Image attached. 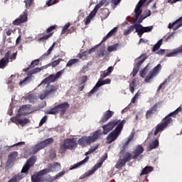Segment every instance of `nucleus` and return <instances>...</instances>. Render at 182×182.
<instances>
[{"mask_svg":"<svg viewBox=\"0 0 182 182\" xmlns=\"http://www.w3.org/2000/svg\"><path fill=\"white\" fill-rule=\"evenodd\" d=\"M87 80V76L84 75L81 77L80 82L81 83H86V81Z\"/></svg>","mask_w":182,"mask_h":182,"instance_id":"774afa93","label":"nucleus"},{"mask_svg":"<svg viewBox=\"0 0 182 182\" xmlns=\"http://www.w3.org/2000/svg\"><path fill=\"white\" fill-rule=\"evenodd\" d=\"M58 0H48V1H46V5L48 6H52V5H55V4H56V1Z\"/></svg>","mask_w":182,"mask_h":182,"instance_id":"5fc2aeb1","label":"nucleus"},{"mask_svg":"<svg viewBox=\"0 0 182 182\" xmlns=\"http://www.w3.org/2000/svg\"><path fill=\"white\" fill-rule=\"evenodd\" d=\"M36 160L37 158L36 156H31L23 166L21 173L13 176L8 182L21 181V180L25 177V175H23V173H24L26 176H28V174H29V168H31V167H33L35 163H36Z\"/></svg>","mask_w":182,"mask_h":182,"instance_id":"f03ea898","label":"nucleus"},{"mask_svg":"<svg viewBox=\"0 0 182 182\" xmlns=\"http://www.w3.org/2000/svg\"><path fill=\"white\" fill-rule=\"evenodd\" d=\"M11 122L13 123H16V124H20L23 127L26 124H28V123H31V120L26 117H22L21 114H17L16 117H13L11 119Z\"/></svg>","mask_w":182,"mask_h":182,"instance_id":"9d476101","label":"nucleus"},{"mask_svg":"<svg viewBox=\"0 0 182 182\" xmlns=\"http://www.w3.org/2000/svg\"><path fill=\"white\" fill-rule=\"evenodd\" d=\"M65 73V70H61L58 71L55 75H50L48 77L43 80L39 86L41 85H47L46 87V90H43V92L40 94L39 98L41 100H43L48 97V96H50V95H55V92H58V87L53 85H50V83H53L60 77Z\"/></svg>","mask_w":182,"mask_h":182,"instance_id":"f257e3e1","label":"nucleus"},{"mask_svg":"<svg viewBox=\"0 0 182 182\" xmlns=\"http://www.w3.org/2000/svg\"><path fill=\"white\" fill-rule=\"evenodd\" d=\"M35 0H24V4L26 9H30L31 6L33 5Z\"/></svg>","mask_w":182,"mask_h":182,"instance_id":"4c0bfd02","label":"nucleus"},{"mask_svg":"<svg viewBox=\"0 0 182 182\" xmlns=\"http://www.w3.org/2000/svg\"><path fill=\"white\" fill-rule=\"evenodd\" d=\"M163 44V39H160L157 43H156L153 48H152V52H156V50H159L160 49V46Z\"/></svg>","mask_w":182,"mask_h":182,"instance_id":"c9c22d12","label":"nucleus"},{"mask_svg":"<svg viewBox=\"0 0 182 182\" xmlns=\"http://www.w3.org/2000/svg\"><path fill=\"white\" fill-rule=\"evenodd\" d=\"M148 58H149V56L147 55L146 53L141 54L140 56L136 58L135 59V62H137V63L135 65V68H138V69H140V68L141 67V65H143V63H144V61Z\"/></svg>","mask_w":182,"mask_h":182,"instance_id":"aec40b11","label":"nucleus"},{"mask_svg":"<svg viewBox=\"0 0 182 182\" xmlns=\"http://www.w3.org/2000/svg\"><path fill=\"white\" fill-rule=\"evenodd\" d=\"M76 147H77V144L75 139H67L60 144V153L63 154V153H66V150H73V149H76Z\"/></svg>","mask_w":182,"mask_h":182,"instance_id":"39448f33","label":"nucleus"},{"mask_svg":"<svg viewBox=\"0 0 182 182\" xmlns=\"http://www.w3.org/2000/svg\"><path fill=\"white\" fill-rule=\"evenodd\" d=\"M28 21V11H25L20 15V16L13 21V25L18 26L21 23H23Z\"/></svg>","mask_w":182,"mask_h":182,"instance_id":"dca6fc26","label":"nucleus"},{"mask_svg":"<svg viewBox=\"0 0 182 182\" xmlns=\"http://www.w3.org/2000/svg\"><path fill=\"white\" fill-rule=\"evenodd\" d=\"M143 153H144V148L141 145H137L132 151L133 160H137V158L140 157Z\"/></svg>","mask_w":182,"mask_h":182,"instance_id":"f3484780","label":"nucleus"},{"mask_svg":"<svg viewBox=\"0 0 182 182\" xmlns=\"http://www.w3.org/2000/svg\"><path fill=\"white\" fill-rule=\"evenodd\" d=\"M159 139L154 140L148 146L147 151H151V150H154V149H157V147H159Z\"/></svg>","mask_w":182,"mask_h":182,"instance_id":"393cba45","label":"nucleus"},{"mask_svg":"<svg viewBox=\"0 0 182 182\" xmlns=\"http://www.w3.org/2000/svg\"><path fill=\"white\" fill-rule=\"evenodd\" d=\"M87 161H89V156H86L82 161L74 164L71 168H70V170H75V168L80 167L82 164H85V163H87Z\"/></svg>","mask_w":182,"mask_h":182,"instance_id":"cd10ccee","label":"nucleus"},{"mask_svg":"<svg viewBox=\"0 0 182 182\" xmlns=\"http://www.w3.org/2000/svg\"><path fill=\"white\" fill-rule=\"evenodd\" d=\"M99 48V46H95V47H92V48H90L88 51V54L89 53H92V52H96V50Z\"/></svg>","mask_w":182,"mask_h":182,"instance_id":"0e129e2a","label":"nucleus"},{"mask_svg":"<svg viewBox=\"0 0 182 182\" xmlns=\"http://www.w3.org/2000/svg\"><path fill=\"white\" fill-rule=\"evenodd\" d=\"M98 87H100V86H97V84H96L95 86L93 87V89L91 90L90 93H91V95H93V93H95V92H97Z\"/></svg>","mask_w":182,"mask_h":182,"instance_id":"69168bd1","label":"nucleus"},{"mask_svg":"<svg viewBox=\"0 0 182 182\" xmlns=\"http://www.w3.org/2000/svg\"><path fill=\"white\" fill-rule=\"evenodd\" d=\"M11 56V51H7L4 55V58L3 59H5L7 62H9V59Z\"/></svg>","mask_w":182,"mask_h":182,"instance_id":"4d7b16f0","label":"nucleus"},{"mask_svg":"<svg viewBox=\"0 0 182 182\" xmlns=\"http://www.w3.org/2000/svg\"><path fill=\"white\" fill-rule=\"evenodd\" d=\"M100 14L102 21H104L105 19H107V18H109L110 11H109V9L107 8L101 9Z\"/></svg>","mask_w":182,"mask_h":182,"instance_id":"b1692460","label":"nucleus"},{"mask_svg":"<svg viewBox=\"0 0 182 182\" xmlns=\"http://www.w3.org/2000/svg\"><path fill=\"white\" fill-rule=\"evenodd\" d=\"M105 50H101L98 54H97V58H103V56H105Z\"/></svg>","mask_w":182,"mask_h":182,"instance_id":"e2e57ef3","label":"nucleus"},{"mask_svg":"<svg viewBox=\"0 0 182 182\" xmlns=\"http://www.w3.org/2000/svg\"><path fill=\"white\" fill-rule=\"evenodd\" d=\"M17 55H18V51H16V53H13L10 55V59H11V60H15V59H16Z\"/></svg>","mask_w":182,"mask_h":182,"instance_id":"680f3d73","label":"nucleus"},{"mask_svg":"<svg viewBox=\"0 0 182 182\" xmlns=\"http://www.w3.org/2000/svg\"><path fill=\"white\" fill-rule=\"evenodd\" d=\"M60 164L58 162H54L53 164H51L48 166V168H44L43 170H45L46 174H48V173L53 172V171H59L60 170Z\"/></svg>","mask_w":182,"mask_h":182,"instance_id":"a211bd4d","label":"nucleus"},{"mask_svg":"<svg viewBox=\"0 0 182 182\" xmlns=\"http://www.w3.org/2000/svg\"><path fill=\"white\" fill-rule=\"evenodd\" d=\"M151 64L148 63L147 65L139 72L141 77H144V76L147 75V72H149V69H151Z\"/></svg>","mask_w":182,"mask_h":182,"instance_id":"c85d7f7f","label":"nucleus"},{"mask_svg":"<svg viewBox=\"0 0 182 182\" xmlns=\"http://www.w3.org/2000/svg\"><path fill=\"white\" fill-rule=\"evenodd\" d=\"M124 166H126V162L122 159V156H120V159L117 161L115 168H122V167H124Z\"/></svg>","mask_w":182,"mask_h":182,"instance_id":"72a5a7b5","label":"nucleus"},{"mask_svg":"<svg viewBox=\"0 0 182 182\" xmlns=\"http://www.w3.org/2000/svg\"><path fill=\"white\" fill-rule=\"evenodd\" d=\"M102 162H98L97 164H95L91 171H90V173L89 176H90V174H93V173H95V171H96L97 170H98V168H100L102 167Z\"/></svg>","mask_w":182,"mask_h":182,"instance_id":"f704fd0d","label":"nucleus"},{"mask_svg":"<svg viewBox=\"0 0 182 182\" xmlns=\"http://www.w3.org/2000/svg\"><path fill=\"white\" fill-rule=\"evenodd\" d=\"M46 170H41L38 171L37 173L33 174L31 176V181L32 182H43L44 181V178L43 176H45L46 173Z\"/></svg>","mask_w":182,"mask_h":182,"instance_id":"2eb2a0df","label":"nucleus"},{"mask_svg":"<svg viewBox=\"0 0 182 182\" xmlns=\"http://www.w3.org/2000/svg\"><path fill=\"white\" fill-rule=\"evenodd\" d=\"M160 70H161V64H158L146 75L145 78V82H146V83H149L151 79H153L155 76H157V75H159V72H160Z\"/></svg>","mask_w":182,"mask_h":182,"instance_id":"6e6552de","label":"nucleus"},{"mask_svg":"<svg viewBox=\"0 0 182 182\" xmlns=\"http://www.w3.org/2000/svg\"><path fill=\"white\" fill-rule=\"evenodd\" d=\"M119 123L120 120L114 119L109 122L108 124L102 126L103 134H107L109 132H112V130L114 129V127H116V126H117V124H119Z\"/></svg>","mask_w":182,"mask_h":182,"instance_id":"1a4fd4ad","label":"nucleus"},{"mask_svg":"<svg viewBox=\"0 0 182 182\" xmlns=\"http://www.w3.org/2000/svg\"><path fill=\"white\" fill-rule=\"evenodd\" d=\"M139 70H140V69L137 67H134L133 70L131 73V75H132L133 77H136V75H137V73H139Z\"/></svg>","mask_w":182,"mask_h":182,"instance_id":"8fccbe9b","label":"nucleus"},{"mask_svg":"<svg viewBox=\"0 0 182 182\" xmlns=\"http://www.w3.org/2000/svg\"><path fill=\"white\" fill-rule=\"evenodd\" d=\"M56 46V42H53L52 46L49 48V49L45 53L42 58H46V56H49L52 53V50L55 48V46Z\"/></svg>","mask_w":182,"mask_h":182,"instance_id":"473e14b6","label":"nucleus"},{"mask_svg":"<svg viewBox=\"0 0 182 182\" xmlns=\"http://www.w3.org/2000/svg\"><path fill=\"white\" fill-rule=\"evenodd\" d=\"M87 55H89V53L87 51H84L81 53H79L77 57L79 58V59L86 60V59L87 58Z\"/></svg>","mask_w":182,"mask_h":182,"instance_id":"58836bf2","label":"nucleus"},{"mask_svg":"<svg viewBox=\"0 0 182 182\" xmlns=\"http://www.w3.org/2000/svg\"><path fill=\"white\" fill-rule=\"evenodd\" d=\"M70 23H66V24L64 26V27H63V30H62L61 33H62L63 35H65V33H66V32H68V30L69 29V27H70Z\"/></svg>","mask_w":182,"mask_h":182,"instance_id":"a18cd8bd","label":"nucleus"},{"mask_svg":"<svg viewBox=\"0 0 182 182\" xmlns=\"http://www.w3.org/2000/svg\"><path fill=\"white\" fill-rule=\"evenodd\" d=\"M80 62V60L77 58H73L70 59L66 64V68H72L73 65H76V63H79Z\"/></svg>","mask_w":182,"mask_h":182,"instance_id":"7c9ffc66","label":"nucleus"},{"mask_svg":"<svg viewBox=\"0 0 182 182\" xmlns=\"http://www.w3.org/2000/svg\"><path fill=\"white\" fill-rule=\"evenodd\" d=\"M112 82V80L110 78H107L105 80H99L98 82H97V86H103L104 85H110Z\"/></svg>","mask_w":182,"mask_h":182,"instance_id":"c756f323","label":"nucleus"},{"mask_svg":"<svg viewBox=\"0 0 182 182\" xmlns=\"http://www.w3.org/2000/svg\"><path fill=\"white\" fill-rule=\"evenodd\" d=\"M119 155L121 156V159H122L126 163H129V161L133 160V154H132L129 151L119 154Z\"/></svg>","mask_w":182,"mask_h":182,"instance_id":"5701e85b","label":"nucleus"},{"mask_svg":"<svg viewBox=\"0 0 182 182\" xmlns=\"http://www.w3.org/2000/svg\"><path fill=\"white\" fill-rule=\"evenodd\" d=\"M26 99L28 101L30 102V103H33V102H35V100L36 99V97L34 94H30L26 96Z\"/></svg>","mask_w":182,"mask_h":182,"instance_id":"a19ab883","label":"nucleus"},{"mask_svg":"<svg viewBox=\"0 0 182 182\" xmlns=\"http://www.w3.org/2000/svg\"><path fill=\"white\" fill-rule=\"evenodd\" d=\"M135 12V19L137 21V19H139V18H140V15H141V14L143 13V10H134Z\"/></svg>","mask_w":182,"mask_h":182,"instance_id":"49530a36","label":"nucleus"},{"mask_svg":"<svg viewBox=\"0 0 182 182\" xmlns=\"http://www.w3.org/2000/svg\"><path fill=\"white\" fill-rule=\"evenodd\" d=\"M56 107L58 113H60V114L61 115H63L64 114L66 113V110H68V109L70 107V105H69L68 102H63L57 105Z\"/></svg>","mask_w":182,"mask_h":182,"instance_id":"6ab92c4d","label":"nucleus"},{"mask_svg":"<svg viewBox=\"0 0 182 182\" xmlns=\"http://www.w3.org/2000/svg\"><path fill=\"white\" fill-rule=\"evenodd\" d=\"M53 141V138H48L43 141H41L39 144H36L31 147V153L33 154H36L39 150H42L45 149V147H48V146L52 144Z\"/></svg>","mask_w":182,"mask_h":182,"instance_id":"423d86ee","label":"nucleus"},{"mask_svg":"<svg viewBox=\"0 0 182 182\" xmlns=\"http://www.w3.org/2000/svg\"><path fill=\"white\" fill-rule=\"evenodd\" d=\"M176 34V32L171 33L165 40V42H168L171 39H174V35Z\"/></svg>","mask_w":182,"mask_h":182,"instance_id":"6e6d98bb","label":"nucleus"},{"mask_svg":"<svg viewBox=\"0 0 182 182\" xmlns=\"http://www.w3.org/2000/svg\"><path fill=\"white\" fill-rule=\"evenodd\" d=\"M100 130L95 131L92 136H82L78 140V144L80 146H82V147H86V146H89V144H92V143H95L97 139L102 136V132H100Z\"/></svg>","mask_w":182,"mask_h":182,"instance_id":"7ed1b4c3","label":"nucleus"},{"mask_svg":"<svg viewBox=\"0 0 182 182\" xmlns=\"http://www.w3.org/2000/svg\"><path fill=\"white\" fill-rule=\"evenodd\" d=\"M146 17L144 14H142L140 16L139 20H138V25H140V23H141V22H143V21H144V19H146Z\"/></svg>","mask_w":182,"mask_h":182,"instance_id":"bf43d9fd","label":"nucleus"},{"mask_svg":"<svg viewBox=\"0 0 182 182\" xmlns=\"http://www.w3.org/2000/svg\"><path fill=\"white\" fill-rule=\"evenodd\" d=\"M46 120H48V116H44L42 119H41V120L40 121V123H39V126H40V127H42V126H43V124L44 123H46Z\"/></svg>","mask_w":182,"mask_h":182,"instance_id":"3c124183","label":"nucleus"},{"mask_svg":"<svg viewBox=\"0 0 182 182\" xmlns=\"http://www.w3.org/2000/svg\"><path fill=\"white\" fill-rule=\"evenodd\" d=\"M135 31L137 33L139 38H141V36H143V33L151 32V31H153V26H151L144 27L141 24H137L136 26Z\"/></svg>","mask_w":182,"mask_h":182,"instance_id":"9b49d317","label":"nucleus"},{"mask_svg":"<svg viewBox=\"0 0 182 182\" xmlns=\"http://www.w3.org/2000/svg\"><path fill=\"white\" fill-rule=\"evenodd\" d=\"M113 114H114V112L110 110H107L106 111L104 114L103 116L102 117L100 123H106V122H107V120H109V119H110V117H112V116H113Z\"/></svg>","mask_w":182,"mask_h":182,"instance_id":"4be33fe9","label":"nucleus"},{"mask_svg":"<svg viewBox=\"0 0 182 182\" xmlns=\"http://www.w3.org/2000/svg\"><path fill=\"white\" fill-rule=\"evenodd\" d=\"M109 5V2L107 1V0H102L100 4H97L95 7L94 8L93 11H92L89 15L91 18H95L96 16V14H97V11L102 6H107Z\"/></svg>","mask_w":182,"mask_h":182,"instance_id":"4468645a","label":"nucleus"},{"mask_svg":"<svg viewBox=\"0 0 182 182\" xmlns=\"http://www.w3.org/2000/svg\"><path fill=\"white\" fill-rule=\"evenodd\" d=\"M50 159H51V160H53L54 159H56V153L51 151L50 153Z\"/></svg>","mask_w":182,"mask_h":182,"instance_id":"338daca9","label":"nucleus"},{"mask_svg":"<svg viewBox=\"0 0 182 182\" xmlns=\"http://www.w3.org/2000/svg\"><path fill=\"white\" fill-rule=\"evenodd\" d=\"M39 62H40L39 59L32 61L28 68L30 69H33V68H35L36 66H38V65H39Z\"/></svg>","mask_w":182,"mask_h":182,"instance_id":"c03bdc74","label":"nucleus"},{"mask_svg":"<svg viewBox=\"0 0 182 182\" xmlns=\"http://www.w3.org/2000/svg\"><path fill=\"white\" fill-rule=\"evenodd\" d=\"M160 102H156L153 107H151L149 110L146 111V119H150L151 117V114H154L156 112H157V109H159V105Z\"/></svg>","mask_w":182,"mask_h":182,"instance_id":"412c9836","label":"nucleus"},{"mask_svg":"<svg viewBox=\"0 0 182 182\" xmlns=\"http://www.w3.org/2000/svg\"><path fill=\"white\" fill-rule=\"evenodd\" d=\"M136 26H137V23L128 26V28L124 31V36H128L132 32H134V29L136 30Z\"/></svg>","mask_w":182,"mask_h":182,"instance_id":"bb28decb","label":"nucleus"},{"mask_svg":"<svg viewBox=\"0 0 182 182\" xmlns=\"http://www.w3.org/2000/svg\"><path fill=\"white\" fill-rule=\"evenodd\" d=\"M126 124V120H122L119 122V124H117L114 130H113L111 133L108 134L107 136V143L108 144H110L116 140L120 136V134L122 133V130H123V126Z\"/></svg>","mask_w":182,"mask_h":182,"instance_id":"20e7f679","label":"nucleus"},{"mask_svg":"<svg viewBox=\"0 0 182 182\" xmlns=\"http://www.w3.org/2000/svg\"><path fill=\"white\" fill-rule=\"evenodd\" d=\"M65 171H62L57 173L55 176H53V180H56V178H59V177H62V176L65 175Z\"/></svg>","mask_w":182,"mask_h":182,"instance_id":"603ef678","label":"nucleus"},{"mask_svg":"<svg viewBox=\"0 0 182 182\" xmlns=\"http://www.w3.org/2000/svg\"><path fill=\"white\" fill-rule=\"evenodd\" d=\"M93 19L91 16H88L87 18L84 20L85 24V25H89L90 23V21Z\"/></svg>","mask_w":182,"mask_h":182,"instance_id":"13d9d810","label":"nucleus"},{"mask_svg":"<svg viewBox=\"0 0 182 182\" xmlns=\"http://www.w3.org/2000/svg\"><path fill=\"white\" fill-rule=\"evenodd\" d=\"M109 75H110V74L106 70L104 72H101L100 80H103V79H105V77H107V76H109Z\"/></svg>","mask_w":182,"mask_h":182,"instance_id":"09e8293b","label":"nucleus"},{"mask_svg":"<svg viewBox=\"0 0 182 182\" xmlns=\"http://www.w3.org/2000/svg\"><path fill=\"white\" fill-rule=\"evenodd\" d=\"M116 32H117V27L114 28L105 36H104L102 42H106V41H107L109 38H112V36H113Z\"/></svg>","mask_w":182,"mask_h":182,"instance_id":"a878e982","label":"nucleus"},{"mask_svg":"<svg viewBox=\"0 0 182 182\" xmlns=\"http://www.w3.org/2000/svg\"><path fill=\"white\" fill-rule=\"evenodd\" d=\"M59 63H60V59H58V60L53 61L50 65L53 68H56V66H58V65H59Z\"/></svg>","mask_w":182,"mask_h":182,"instance_id":"864d4df0","label":"nucleus"},{"mask_svg":"<svg viewBox=\"0 0 182 182\" xmlns=\"http://www.w3.org/2000/svg\"><path fill=\"white\" fill-rule=\"evenodd\" d=\"M56 29V26H51L46 29V35H44L43 37H41L38 39V42H45L48 41L49 38H52L53 36V31Z\"/></svg>","mask_w":182,"mask_h":182,"instance_id":"f8f14e48","label":"nucleus"},{"mask_svg":"<svg viewBox=\"0 0 182 182\" xmlns=\"http://www.w3.org/2000/svg\"><path fill=\"white\" fill-rule=\"evenodd\" d=\"M6 63H9V62L6 60L5 58H1L0 60V69H4L5 66H6Z\"/></svg>","mask_w":182,"mask_h":182,"instance_id":"37998d69","label":"nucleus"},{"mask_svg":"<svg viewBox=\"0 0 182 182\" xmlns=\"http://www.w3.org/2000/svg\"><path fill=\"white\" fill-rule=\"evenodd\" d=\"M28 109H31V105H23L21 107H20L18 109V112L21 113V114H22V112H25V111L28 110Z\"/></svg>","mask_w":182,"mask_h":182,"instance_id":"79ce46f5","label":"nucleus"},{"mask_svg":"<svg viewBox=\"0 0 182 182\" xmlns=\"http://www.w3.org/2000/svg\"><path fill=\"white\" fill-rule=\"evenodd\" d=\"M44 67L36 68L28 72V76L26 77L23 80L19 82L20 86L22 85H28L30 82H32V77L33 76L32 75H36V73H40L41 70H43Z\"/></svg>","mask_w":182,"mask_h":182,"instance_id":"0eeeda50","label":"nucleus"},{"mask_svg":"<svg viewBox=\"0 0 182 182\" xmlns=\"http://www.w3.org/2000/svg\"><path fill=\"white\" fill-rule=\"evenodd\" d=\"M46 114H59L58 111V108L57 107H54L53 108H51L50 109H48L46 111Z\"/></svg>","mask_w":182,"mask_h":182,"instance_id":"e433bc0d","label":"nucleus"},{"mask_svg":"<svg viewBox=\"0 0 182 182\" xmlns=\"http://www.w3.org/2000/svg\"><path fill=\"white\" fill-rule=\"evenodd\" d=\"M154 170L153 166H146L140 173V176H144V174H149V173H151Z\"/></svg>","mask_w":182,"mask_h":182,"instance_id":"2f4dec72","label":"nucleus"},{"mask_svg":"<svg viewBox=\"0 0 182 182\" xmlns=\"http://www.w3.org/2000/svg\"><path fill=\"white\" fill-rule=\"evenodd\" d=\"M109 75H110V74L106 70L104 72H101L100 80H103V79H105V77H107V76H109Z\"/></svg>","mask_w":182,"mask_h":182,"instance_id":"de8ad7c7","label":"nucleus"},{"mask_svg":"<svg viewBox=\"0 0 182 182\" xmlns=\"http://www.w3.org/2000/svg\"><path fill=\"white\" fill-rule=\"evenodd\" d=\"M122 0H111V4L113 5V8L116 6V5H118V4H120V1Z\"/></svg>","mask_w":182,"mask_h":182,"instance_id":"052dcab7","label":"nucleus"},{"mask_svg":"<svg viewBox=\"0 0 182 182\" xmlns=\"http://www.w3.org/2000/svg\"><path fill=\"white\" fill-rule=\"evenodd\" d=\"M18 151L11 152L8 156L7 161L6 163V167H11V166L18 160Z\"/></svg>","mask_w":182,"mask_h":182,"instance_id":"ddd939ff","label":"nucleus"},{"mask_svg":"<svg viewBox=\"0 0 182 182\" xmlns=\"http://www.w3.org/2000/svg\"><path fill=\"white\" fill-rule=\"evenodd\" d=\"M117 48H119V43L108 46L107 50L108 52H114L117 50Z\"/></svg>","mask_w":182,"mask_h":182,"instance_id":"ea45409f","label":"nucleus"}]
</instances>
